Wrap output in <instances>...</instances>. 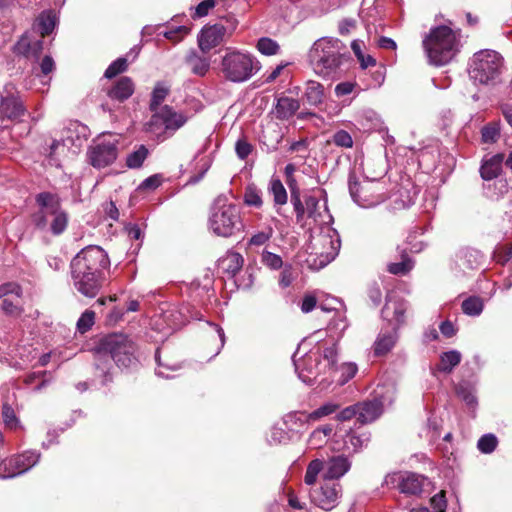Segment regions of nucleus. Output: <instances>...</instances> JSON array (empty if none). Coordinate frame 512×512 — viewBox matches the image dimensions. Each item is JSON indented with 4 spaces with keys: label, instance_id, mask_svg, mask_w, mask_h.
I'll list each match as a JSON object with an SVG mask.
<instances>
[{
    "label": "nucleus",
    "instance_id": "1",
    "mask_svg": "<svg viewBox=\"0 0 512 512\" xmlns=\"http://www.w3.org/2000/svg\"><path fill=\"white\" fill-rule=\"evenodd\" d=\"M310 238L305 247V263L311 270H320L331 263L339 254L341 240L332 225L309 227Z\"/></svg>",
    "mask_w": 512,
    "mask_h": 512
},
{
    "label": "nucleus",
    "instance_id": "2",
    "mask_svg": "<svg viewBox=\"0 0 512 512\" xmlns=\"http://www.w3.org/2000/svg\"><path fill=\"white\" fill-rule=\"evenodd\" d=\"M243 227L240 206L229 202L225 196L217 197L209 210L208 231L217 237L230 238L241 232Z\"/></svg>",
    "mask_w": 512,
    "mask_h": 512
},
{
    "label": "nucleus",
    "instance_id": "3",
    "mask_svg": "<svg viewBox=\"0 0 512 512\" xmlns=\"http://www.w3.org/2000/svg\"><path fill=\"white\" fill-rule=\"evenodd\" d=\"M336 361L337 348L336 344L333 343L331 346L324 348L323 351L321 346L310 350L299 360H294V365L299 379L308 385H312L322 373H335L337 371L335 368Z\"/></svg>",
    "mask_w": 512,
    "mask_h": 512
},
{
    "label": "nucleus",
    "instance_id": "4",
    "mask_svg": "<svg viewBox=\"0 0 512 512\" xmlns=\"http://www.w3.org/2000/svg\"><path fill=\"white\" fill-rule=\"evenodd\" d=\"M423 46L429 62L435 66H443L457 55L460 41L450 27L443 25L431 29L423 40Z\"/></svg>",
    "mask_w": 512,
    "mask_h": 512
},
{
    "label": "nucleus",
    "instance_id": "5",
    "mask_svg": "<svg viewBox=\"0 0 512 512\" xmlns=\"http://www.w3.org/2000/svg\"><path fill=\"white\" fill-rule=\"evenodd\" d=\"M309 57L316 74L330 77L345 60V46L336 38H320L311 47Z\"/></svg>",
    "mask_w": 512,
    "mask_h": 512
},
{
    "label": "nucleus",
    "instance_id": "6",
    "mask_svg": "<svg viewBox=\"0 0 512 512\" xmlns=\"http://www.w3.org/2000/svg\"><path fill=\"white\" fill-rule=\"evenodd\" d=\"M259 69L260 63L252 54L231 47L226 48L220 63L223 77L233 83L249 80Z\"/></svg>",
    "mask_w": 512,
    "mask_h": 512
},
{
    "label": "nucleus",
    "instance_id": "7",
    "mask_svg": "<svg viewBox=\"0 0 512 512\" xmlns=\"http://www.w3.org/2000/svg\"><path fill=\"white\" fill-rule=\"evenodd\" d=\"M36 200L40 209L33 215V223L40 229L49 226L54 235L63 233L68 224V215L62 209L59 198L50 193H40Z\"/></svg>",
    "mask_w": 512,
    "mask_h": 512
},
{
    "label": "nucleus",
    "instance_id": "8",
    "mask_svg": "<svg viewBox=\"0 0 512 512\" xmlns=\"http://www.w3.org/2000/svg\"><path fill=\"white\" fill-rule=\"evenodd\" d=\"M503 67L502 56L494 50H481L473 55L469 76L474 83L489 84L495 81Z\"/></svg>",
    "mask_w": 512,
    "mask_h": 512
},
{
    "label": "nucleus",
    "instance_id": "9",
    "mask_svg": "<svg viewBox=\"0 0 512 512\" xmlns=\"http://www.w3.org/2000/svg\"><path fill=\"white\" fill-rule=\"evenodd\" d=\"M290 199L298 223L302 222L305 214H307V217L314 222V227L332 225L333 218L329 213L326 203L320 204V200L317 197L305 196L303 202L298 188H292Z\"/></svg>",
    "mask_w": 512,
    "mask_h": 512
},
{
    "label": "nucleus",
    "instance_id": "10",
    "mask_svg": "<svg viewBox=\"0 0 512 512\" xmlns=\"http://www.w3.org/2000/svg\"><path fill=\"white\" fill-rule=\"evenodd\" d=\"M188 121V116L176 111L169 105H163L154 112L147 123V130L162 140L171 137Z\"/></svg>",
    "mask_w": 512,
    "mask_h": 512
},
{
    "label": "nucleus",
    "instance_id": "11",
    "mask_svg": "<svg viewBox=\"0 0 512 512\" xmlns=\"http://www.w3.org/2000/svg\"><path fill=\"white\" fill-rule=\"evenodd\" d=\"M349 192L353 201L363 208L374 207L385 200L379 183L368 178L362 182L356 179L354 173L349 174Z\"/></svg>",
    "mask_w": 512,
    "mask_h": 512
},
{
    "label": "nucleus",
    "instance_id": "12",
    "mask_svg": "<svg viewBox=\"0 0 512 512\" xmlns=\"http://www.w3.org/2000/svg\"><path fill=\"white\" fill-rule=\"evenodd\" d=\"M110 265L107 253L99 246L91 245L83 248L71 261V270L76 272H91L103 275Z\"/></svg>",
    "mask_w": 512,
    "mask_h": 512
},
{
    "label": "nucleus",
    "instance_id": "13",
    "mask_svg": "<svg viewBox=\"0 0 512 512\" xmlns=\"http://www.w3.org/2000/svg\"><path fill=\"white\" fill-rule=\"evenodd\" d=\"M395 398V387L392 384L378 386L372 401L358 403V420L362 423H370L376 420L382 413L383 408L393 403Z\"/></svg>",
    "mask_w": 512,
    "mask_h": 512
},
{
    "label": "nucleus",
    "instance_id": "14",
    "mask_svg": "<svg viewBox=\"0 0 512 512\" xmlns=\"http://www.w3.org/2000/svg\"><path fill=\"white\" fill-rule=\"evenodd\" d=\"M104 349L110 351L119 367L128 368L137 363L134 342L124 334H110L104 337Z\"/></svg>",
    "mask_w": 512,
    "mask_h": 512
},
{
    "label": "nucleus",
    "instance_id": "15",
    "mask_svg": "<svg viewBox=\"0 0 512 512\" xmlns=\"http://www.w3.org/2000/svg\"><path fill=\"white\" fill-rule=\"evenodd\" d=\"M119 140L116 136L109 135L99 138L88 152L90 164L95 168H103L111 165L118 155Z\"/></svg>",
    "mask_w": 512,
    "mask_h": 512
},
{
    "label": "nucleus",
    "instance_id": "16",
    "mask_svg": "<svg viewBox=\"0 0 512 512\" xmlns=\"http://www.w3.org/2000/svg\"><path fill=\"white\" fill-rule=\"evenodd\" d=\"M370 441V434L367 432L359 433L356 430L349 429L342 432L336 431L334 434V449L353 455L359 453Z\"/></svg>",
    "mask_w": 512,
    "mask_h": 512
},
{
    "label": "nucleus",
    "instance_id": "17",
    "mask_svg": "<svg viewBox=\"0 0 512 512\" xmlns=\"http://www.w3.org/2000/svg\"><path fill=\"white\" fill-rule=\"evenodd\" d=\"M39 459L40 453L36 451H26L5 460L0 465V478L8 479L21 475L35 466Z\"/></svg>",
    "mask_w": 512,
    "mask_h": 512
},
{
    "label": "nucleus",
    "instance_id": "18",
    "mask_svg": "<svg viewBox=\"0 0 512 512\" xmlns=\"http://www.w3.org/2000/svg\"><path fill=\"white\" fill-rule=\"evenodd\" d=\"M342 496V486L338 482H325L319 487L310 491L311 502L325 510L331 511L339 504Z\"/></svg>",
    "mask_w": 512,
    "mask_h": 512
},
{
    "label": "nucleus",
    "instance_id": "19",
    "mask_svg": "<svg viewBox=\"0 0 512 512\" xmlns=\"http://www.w3.org/2000/svg\"><path fill=\"white\" fill-rule=\"evenodd\" d=\"M163 321L171 330H177L184 326L190 319L201 320V314L194 306L183 304L179 308H172L162 315Z\"/></svg>",
    "mask_w": 512,
    "mask_h": 512
},
{
    "label": "nucleus",
    "instance_id": "20",
    "mask_svg": "<svg viewBox=\"0 0 512 512\" xmlns=\"http://www.w3.org/2000/svg\"><path fill=\"white\" fill-rule=\"evenodd\" d=\"M408 309L407 301L397 297L394 294H389L385 306L382 309V317L393 325L392 329L397 330L405 323V312Z\"/></svg>",
    "mask_w": 512,
    "mask_h": 512
},
{
    "label": "nucleus",
    "instance_id": "21",
    "mask_svg": "<svg viewBox=\"0 0 512 512\" xmlns=\"http://www.w3.org/2000/svg\"><path fill=\"white\" fill-rule=\"evenodd\" d=\"M71 277L74 288L85 297L94 298L101 288V275L71 270Z\"/></svg>",
    "mask_w": 512,
    "mask_h": 512
},
{
    "label": "nucleus",
    "instance_id": "22",
    "mask_svg": "<svg viewBox=\"0 0 512 512\" xmlns=\"http://www.w3.org/2000/svg\"><path fill=\"white\" fill-rule=\"evenodd\" d=\"M225 32L226 28L220 24L204 27L198 36V45L201 51L206 53L218 46L223 41Z\"/></svg>",
    "mask_w": 512,
    "mask_h": 512
},
{
    "label": "nucleus",
    "instance_id": "23",
    "mask_svg": "<svg viewBox=\"0 0 512 512\" xmlns=\"http://www.w3.org/2000/svg\"><path fill=\"white\" fill-rule=\"evenodd\" d=\"M482 262V254L479 250L464 247L458 250L455 255V269L458 272L466 273L479 267Z\"/></svg>",
    "mask_w": 512,
    "mask_h": 512
},
{
    "label": "nucleus",
    "instance_id": "24",
    "mask_svg": "<svg viewBox=\"0 0 512 512\" xmlns=\"http://www.w3.org/2000/svg\"><path fill=\"white\" fill-rule=\"evenodd\" d=\"M351 460L348 455L341 454L333 456L325 463L324 480H338L343 477L351 468Z\"/></svg>",
    "mask_w": 512,
    "mask_h": 512
},
{
    "label": "nucleus",
    "instance_id": "25",
    "mask_svg": "<svg viewBox=\"0 0 512 512\" xmlns=\"http://www.w3.org/2000/svg\"><path fill=\"white\" fill-rule=\"evenodd\" d=\"M0 113L9 120L21 121L26 113L24 101L18 95L4 97L0 103Z\"/></svg>",
    "mask_w": 512,
    "mask_h": 512
},
{
    "label": "nucleus",
    "instance_id": "26",
    "mask_svg": "<svg viewBox=\"0 0 512 512\" xmlns=\"http://www.w3.org/2000/svg\"><path fill=\"white\" fill-rule=\"evenodd\" d=\"M503 161V153H497L489 158L483 159L480 167L481 178L485 181L497 178L502 171Z\"/></svg>",
    "mask_w": 512,
    "mask_h": 512
},
{
    "label": "nucleus",
    "instance_id": "27",
    "mask_svg": "<svg viewBox=\"0 0 512 512\" xmlns=\"http://www.w3.org/2000/svg\"><path fill=\"white\" fill-rule=\"evenodd\" d=\"M425 478L415 473H404L399 478L398 488L405 494H418L423 489Z\"/></svg>",
    "mask_w": 512,
    "mask_h": 512
},
{
    "label": "nucleus",
    "instance_id": "28",
    "mask_svg": "<svg viewBox=\"0 0 512 512\" xmlns=\"http://www.w3.org/2000/svg\"><path fill=\"white\" fill-rule=\"evenodd\" d=\"M93 355L96 369L101 371L102 375L106 379L110 369L112 368L114 357L110 354V351L104 349V338L101 339L99 345L95 348Z\"/></svg>",
    "mask_w": 512,
    "mask_h": 512
},
{
    "label": "nucleus",
    "instance_id": "29",
    "mask_svg": "<svg viewBox=\"0 0 512 512\" xmlns=\"http://www.w3.org/2000/svg\"><path fill=\"white\" fill-rule=\"evenodd\" d=\"M398 339L397 330L381 331L374 342V354L383 356L395 346Z\"/></svg>",
    "mask_w": 512,
    "mask_h": 512
},
{
    "label": "nucleus",
    "instance_id": "30",
    "mask_svg": "<svg viewBox=\"0 0 512 512\" xmlns=\"http://www.w3.org/2000/svg\"><path fill=\"white\" fill-rule=\"evenodd\" d=\"M300 108L298 99L283 96L277 99L275 113L280 120H286L292 117Z\"/></svg>",
    "mask_w": 512,
    "mask_h": 512
},
{
    "label": "nucleus",
    "instance_id": "31",
    "mask_svg": "<svg viewBox=\"0 0 512 512\" xmlns=\"http://www.w3.org/2000/svg\"><path fill=\"white\" fill-rule=\"evenodd\" d=\"M186 64L191 72L197 76H204L209 71L210 60L207 57L199 55L195 50H191L185 57Z\"/></svg>",
    "mask_w": 512,
    "mask_h": 512
},
{
    "label": "nucleus",
    "instance_id": "32",
    "mask_svg": "<svg viewBox=\"0 0 512 512\" xmlns=\"http://www.w3.org/2000/svg\"><path fill=\"white\" fill-rule=\"evenodd\" d=\"M57 25L56 13L49 9L43 11L34 23V29L37 30L42 37L50 34Z\"/></svg>",
    "mask_w": 512,
    "mask_h": 512
},
{
    "label": "nucleus",
    "instance_id": "33",
    "mask_svg": "<svg viewBox=\"0 0 512 512\" xmlns=\"http://www.w3.org/2000/svg\"><path fill=\"white\" fill-rule=\"evenodd\" d=\"M455 392L461 398L467 407L474 411L478 405L476 396V387L468 381H461L455 388Z\"/></svg>",
    "mask_w": 512,
    "mask_h": 512
},
{
    "label": "nucleus",
    "instance_id": "34",
    "mask_svg": "<svg viewBox=\"0 0 512 512\" xmlns=\"http://www.w3.org/2000/svg\"><path fill=\"white\" fill-rule=\"evenodd\" d=\"M134 92V84L129 77L120 78L109 91V97L119 101L128 99Z\"/></svg>",
    "mask_w": 512,
    "mask_h": 512
},
{
    "label": "nucleus",
    "instance_id": "35",
    "mask_svg": "<svg viewBox=\"0 0 512 512\" xmlns=\"http://www.w3.org/2000/svg\"><path fill=\"white\" fill-rule=\"evenodd\" d=\"M244 259L237 252H229L220 259V267L227 274L234 276L242 268Z\"/></svg>",
    "mask_w": 512,
    "mask_h": 512
},
{
    "label": "nucleus",
    "instance_id": "36",
    "mask_svg": "<svg viewBox=\"0 0 512 512\" xmlns=\"http://www.w3.org/2000/svg\"><path fill=\"white\" fill-rule=\"evenodd\" d=\"M462 355L457 350L443 352L437 369L444 373H450L461 362Z\"/></svg>",
    "mask_w": 512,
    "mask_h": 512
},
{
    "label": "nucleus",
    "instance_id": "37",
    "mask_svg": "<svg viewBox=\"0 0 512 512\" xmlns=\"http://www.w3.org/2000/svg\"><path fill=\"white\" fill-rule=\"evenodd\" d=\"M401 253V261L389 263L387 265V270L389 273L394 275H406L408 274L414 267V261L412 258L408 256L405 249L400 251Z\"/></svg>",
    "mask_w": 512,
    "mask_h": 512
},
{
    "label": "nucleus",
    "instance_id": "38",
    "mask_svg": "<svg viewBox=\"0 0 512 512\" xmlns=\"http://www.w3.org/2000/svg\"><path fill=\"white\" fill-rule=\"evenodd\" d=\"M72 134V128L69 127L66 131V136L64 138H62L61 140H54L50 146V155L53 156L54 154H56L57 150L60 147H74L76 149H79L82 145V139L78 135L76 136V138H74Z\"/></svg>",
    "mask_w": 512,
    "mask_h": 512
},
{
    "label": "nucleus",
    "instance_id": "39",
    "mask_svg": "<svg viewBox=\"0 0 512 512\" xmlns=\"http://www.w3.org/2000/svg\"><path fill=\"white\" fill-rule=\"evenodd\" d=\"M311 420H307V415L299 412L288 413L283 418V424L288 430V432H299L306 423Z\"/></svg>",
    "mask_w": 512,
    "mask_h": 512
},
{
    "label": "nucleus",
    "instance_id": "40",
    "mask_svg": "<svg viewBox=\"0 0 512 512\" xmlns=\"http://www.w3.org/2000/svg\"><path fill=\"white\" fill-rule=\"evenodd\" d=\"M305 98L310 105H318L324 98V87L319 82L310 80L306 83Z\"/></svg>",
    "mask_w": 512,
    "mask_h": 512
},
{
    "label": "nucleus",
    "instance_id": "41",
    "mask_svg": "<svg viewBox=\"0 0 512 512\" xmlns=\"http://www.w3.org/2000/svg\"><path fill=\"white\" fill-rule=\"evenodd\" d=\"M148 154V148L145 145H139L136 150L127 155L126 166L130 169L140 168L148 157Z\"/></svg>",
    "mask_w": 512,
    "mask_h": 512
},
{
    "label": "nucleus",
    "instance_id": "42",
    "mask_svg": "<svg viewBox=\"0 0 512 512\" xmlns=\"http://www.w3.org/2000/svg\"><path fill=\"white\" fill-rule=\"evenodd\" d=\"M169 94V88L162 82H159L155 85L151 100H150V110L151 112H154L158 108L162 107V102L165 100V98Z\"/></svg>",
    "mask_w": 512,
    "mask_h": 512
},
{
    "label": "nucleus",
    "instance_id": "43",
    "mask_svg": "<svg viewBox=\"0 0 512 512\" xmlns=\"http://www.w3.org/2000/svg\"><path fill=\"white\" fill-rule=\"evenodd\" d=\"M500 123L490 122L481 129V140L486 144H494L500 138Z\"/></svg>",
    "mask_w": 512,
    "mask_h": 512
},
{
    "label": "nucleus",
    "instance_id": "44",
    "mask_svg": "<svg viewBox=\"0 0 512 512\" xmlns=\"http://www.w3.org/2000/svg\"><path fill=\"white\" fill-rule=\"evenodd\" d=\"M325 470V463L321 459L312 460L306 469V473L304 476V482L307 485L315 484L317 477L321 471Z\"/></svg>",
    "mask_w": 512,
    "mask_h": 512
},
{
    "label": "nucleus",
    "instance_id": "45",
    "mask_svg": "<svg viewBox=\"0 0 512 512\" xmlns=\"http://www.w3.org/2000/svg\"><path fill=\"white\" fill-rule=\"evenodd\" d=\"M339 409V404L335 402H326L314 411L307 414V420L318 421L321 418L335 413Z\"/></svg>",
    "mask_w": 512,
    "mask_h": 512
},
{
    "label": "nucleus",
    "instance_id": "46",
    "mask_svg": "<svg viewBox=\"0 0 512 512\" xmlns=\"http://www.w3.org/2000/svg\"><path fill=\"white\" fill-rule=\"evenodd\" d=\"M483 301L481 298L472 296L462 302V311L469 316H478L483 311Z\"/></svg>",
    "mask_w": 512,
    "mask_h": 512
},
{
    "label": "nucleus",
    "instance_id": "47",
    "mask_svg": "<svg viewBox=\"0 0 512 512\" xmlns=\"http://www.w3.org/2000/svg\"><path fill=\"white\" fill-rule=\"evenodd\" d=\"M269 191L273 195L276 205H284L287 202V192L279 179H272L270 181Z\"/></svg>",
    "mask_w": 512,
    "mask_h": 512
},
{
    "label": "nucleus",
    "instance_id": "48",
    "mask_svg": "<svg viewBox=\"0 0 512 512\" xmlns=\"http://www.w3.org/2000/svg\"><path fill=\"white\" fill-rule=\"evenodd\" d=\"M290 438L289 432L278 425L272 426L267 435V441L273 445L287 443Z\"/></svg>",
    "mask_w": 512,
    "mask_h": 512
},
{
    "label": "nucleus",
    "instance_id": "49",
    "mask_svg": "<svg viewBox=\"0 0 512 512\" xmlns=\"http://www.w3.org/2000/svg\"><path fill=\"white\" fill-rule=\"evenodd\" d=\"M47 372H34L26 376L25 383L28 386H33L34 391H40L42 388H44L49 380L47 379Z\"/></svg>",
    "mask_w": 512,
    "mask_h": 512
},
{
    "label": "nucleus",
    "instance_id": "50",
    "mask_svg": "<svg viewBox=\"0 0 512 512\" xmlns=\"http://www.w3.org/2000/svg\"><path fill=\"white\" fill-rule=\"evenodd\" d=\"M256 47L261 54L267 56L277 54L280 48L275 40L268 37L260 38L257 42Z\"/></svg>",
    "mask_w": 512,
    "mask_h": 512
},
{
    "label": "nucleus",
    "instance_id": "51",
    "mask_svg": "<svg viewBox=\"0 0 512 512\" xmlns=\"http://www.w3.org/2000/svg\"><path fill=\"white\" fill-rule=\"evenodd\" d=\"M20 296H21V291L19 292L18 294V297H12L11 294L7 295V296H3V300H2V304H1V308L2 310L6 313V314H9V315H17L19 314L20 310H19V303H20Z\"/></svg>",
    "mask_w": 512,
    "mask_h": 512
},
{
    "label": "nucleus",
    "instance_id": "52",
    "mask_svg": "<svg viewBox=\"0 0 512 512\" xmlns=\"http://www.w3.org/2000/svg\"><path fill=\"white\" fill-rule=\"evenodd\" d=\"M497 444L498 440L495 435L485 434L478 440L477 447L482 453L489 454L496 449Z\"/></svg>",
    "mask_w": 512,
    "mask_h": 512
},
{
    "label": "nucleus",
    "instance_id": "53",
    "mask_svg": "<svg viewBox=\"0 0 512 512\" xmlns=\"http://www.w3.org/2000/svg\"><path fill=\"white\" fill-rule=\"evenodd\" d=\"M2 417L7 428L16 429L20 426L19 419L17 418L13 408L6 403L2 406Z\"/></svg>",
    "mask_w": 512,
    "mask_h": 512
},
{
    "label": "nucleus",
    "instance_id": "54",
    "mask_svg": "<svg viewBox=\"0 0 512 512\" xmlns=\"http://www.w3.org/2000/svg\"><path fill=\"white\" fill-rule=\"evenodd\" d=\"M261 261L266 267L272 270H278L283 266L282 258L279 255L267 250L262 252Z\"/></svg>",
    "mask_w": 512,
    "mask_h": 512
},
{
    "label": "nucleus",
    "instance_id": "55",
    "mask_svg": "<svg viewBox=\"0 0 512 512\" xmlns=\"http://www.w3.org/2000/svg\"><path fill=\"white\" fill-rule=\"evenodd\" d=\"M95 321V313L92 310H86L77 321V329L80 333H85L91 329Z\"/></svg>",
    "mask_w": 512,
    "mask_h": 512
},
{
    "label": "nucleus",
    "instance_id": "56",
    "mask_svg": "<svg viewBox=\"0 0 512 512\" xmlns=\"http://www.w3.org/2000/svg\"><path fill=\"white\" fill-rule=\"evenodd\" d=\"M155 360L157 363L156 375L163 378H170V375L167 373L168 371H176L180 368L179 365H170L168 363H162L160 358V350L157 349L155 352Z\"/></svg>",
    "mask_w": 512,
    "mask_h": 512
},
{
    "label": "nucleus",
    "instance_id": "57",
    "mask_svg": "<svg viewBox=\"0 0 512 512\" xmlns=\"http://www.w3.org/2000/svg\"><path fill=\"white\" fill-rule=\"evenodd\" d=\"M244 202L249 206L260 207L262 205L261 192L255 186H248L245 190Z\"/></svg>",
    "mask_w": 512,
    "mask_h": 512
},
{
    "label": "nucleus",
    "instance_id": "58",
    "mask_svg": "<svg viewBox=\"0 0 512 512\" xmlns=\"http://www.w3.org/2000/svg\"><path fill=\"white\" fill-rule=\"evenodd\" d=\"M127 69V60L126 58H118L113 61L108 68L106 69L104 76L108 79H111L118 75L119 73L124 72Z\"/></svg>",
    "mask_w": 512,
    "mask_h": 512
},
{
    "label": "nucleus",
    "instance_id": "59",
    "mask_svg": "<svg viewBox=\"0 0 512 512\" xmlns=\"http://www.w3.org/2000/svg\"><path fill=\"white\" fill-rule=\"evenodd\" d=\"M31 44L32 40L30 39L28 34H25L15 44L14 52L18 55H22L26 58H29V54L31 52Z\"/></svg>",
    "mask_w": 512,
    "mask_h": 512
},
{
    "label": "nucleus",
    "instance_id": "60",
    "mask_svg": "<svg viewBox=\"0 0 512 512\" xmlns=\"http://www.w3.org/2000/svg\"><path fill=\"white\" fill-rule=\"evenodd\" d=\"M273 235V229L267 227L264 230L255 233L249 240V245L262 246L270 240Z\"/></svg>",
    "mask_w": 512,
    "mask_h": 512
},
{
    "label": "nucleus",
    "instance_id": "61",
    "mask_svg": "<svg viewBox=\"0 0 512 512\" xmlns=\"http://www.w3.org/2000/svg\"><path fill=\"white\" fill-rule=\"evenodd\" d=\"M189 31V28H187L186 26H177L175 28L163 32V35L164 37L173 42H179L189 33Z\"/></svg>",
    "mask_w": 512,
    "mask_h": 512
},
{
    "label": "nucleus",
    "instance_id": "62",
    "mask_svg": "<svg viewBox=\"0 0 512 512\" xmlns=\"http://www.w3.org/2000/svg\"><path fill=\"white\" fill-rule=\"evenodd\" d=\"M333 142L335 145L344 148H350L353 145L351 135L344 130H339L333 135Z\"/></svg>",
    "mask_w": 512,
    "mask_h": 512
},
{
    "label": "nucleus",
    "instance_id": "63",
    "mask_svg": "<svg viewBox=\"0 0 512 512\" xmlns=\"http://www.w3.org/2000/svg\"><path fill=\"white\" fill-rule=\"evenodd\" d=\"M328 441L324 435L317 428L314 429L308 438V445L310 448L318 449L324 446Z\"/></svg>",
    "mask_w": 512,
    "mask_h": 512
},
{
    "label": "nucleus",
    "instance_id": "64",
    "mask_svg": "<svg viewBox=\"0 0 512 512\" xmlns=\"http://www.w3.org/2000/svg\"><path fill=\"white\" fill-rule=\"evenodd\" d=\"M433 512H445L447 502L445 499V493L443 491L434 495L430 500Z\"/></svg>",
    "mask_w": 512,
    "mask_h": 512
}]
</instances>
